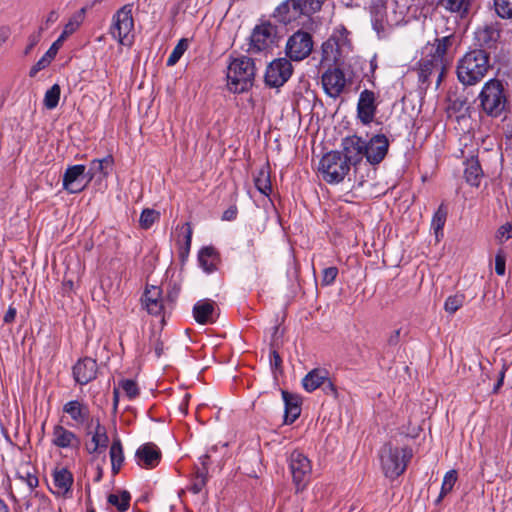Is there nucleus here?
I'll use <instances>...</instances> for the list:
<instances>
[{
	"label": "nucleus",
	"instance_id": "nucleus-56",
	"mask_svg": "<svg viewBox=\"0 0 512 512\" xmlns=\"http://www.w3.org/2000/svg\"><path fill=\"white\" fill-rule=\"evenodd\" d=\"M16 314H17L16 308L10 306L3 317L4 323H6V324L12 323L16 318Z\"/></svg>",
	"mask_w": 512,
	"mask_h": 512
},
{
	"label": "nucleus",
	"instance_id": "nucleus-26",
	"mask_svg": "<svg viewBox=\"0 0 512 512\" xmlns=\"http://www.w3.org/2000/svg\"><path fill=\"white\" fill-rule=\"evenodd\" d=\"M329 372L324 368H314L302 379V386L305 391L311 393L320 388L328 380Z\"/></svg>",
	"mask_w": 512,
	"mask_h": 512
},
{
	"label": "nucleus",
	"instance_id": "nucleus-22",
	"mask_svg": "<svg viewBox=\"0 0 512 512\" xmlns=\"http://www.w3.org/2000/svg\"><path fill=\"white\" fill-rule=\"evenodd\" d=\"M490 66H457V77L459 81L471 86L480 82L487 73Z\"/></svg>",
	"mask_w": 512,
	"mask_h": 512
},
{
	"label": "nucleus",
	"instance_id": "nucleus-23",
	"mask_svg": "<svg viewBox=\"0 0 512 512\" xmlns=\"http://www.w3.org/2000/svg\"><path fill=\"white\" fill-rule=\"evenodd\" d=\"M292 72V66H267L265 83L270 87H280L291 77Z\"/></svg>",
	"mask_w": 512,
	"mask_h": 512
},
{
	"label": "nucleus",
	"instance_id": "nucleus-50",
	"mask_svg": "<svg viewBox=\"0 0 512 512\" xmlns=\"http://www.w3.org/2000/svg\"><path fill=\"white\" fill-rule=\"evenodd\" d=\"M79 27V23L74 20H70L65 26L61 33V35L58 37L56 41H60V44L63 45L64 41L73 34Z\"/></svg>",
	"mask_w": 512,
	"mask_h": 512
},
{
	"label": "nucleus",
	"instance_id": "nucleus-40",
	"mask_svg": "<svg viewBox=\"0 0 512 512\" xmlns=\"http://www.w3.org/2000/svg\"><path fill=\"white\" fill-rule=\"evenodd\" d=\"M130 500L131 497L127 491H122L120 496L117 494H110L108 496L109 504L116 506L120 512H125L128 510L130 506Z\"/></svg>",
	"mask_w": 512,
	"mask_h": 512
},
{
	"label": "nucleus",
	"instance_id": "nucleus-25",
	"mask_svg": "<svg viewBox=\"0 0 512 512\" xmlns=\"http://www.w3.org/2000/svg\"><path fill=\"white\" fill-rule=\"evenodd\" d=\"M179 234L177 236V245L179 257L185 261L190 253L193 230L189 222L177 227Z\"/></svg>",
	"mask_w": 512,
	"mask_h": 512
},
{
	"label": "nucleus",
	"instance_id": "nucleus-29",
	"mask_svg": "<svg viewBox=\"0 0 512 512\" xmlns=\"http://www.w3.org/2000/svg\"><path fill=\"white\" fill-rule=\"evenodd\" d=\"M198 261L205 272L212 273L217 270L220 262L219 253L212 246L203 247L198 254Z\"/></svg>",
	"mask_w": 512,
	"mask_h": 512
},
{
	"label": "nucleus",
	"instance_id": "nucleus-59",
	"mask_svg": "<svg viewBox=\"0 0 512 512\" xmlns=\"http://www.w3.org/2000/svg\"><path fill=\"white\" fill-rule=\"evenodd\" d=\"M400 341V329L394 330L391 335L388 337V344L391 346H396Z\"/></svg>",
	"mask_w": 512,
	"mask_h": 512
},
{
	"label": "nucleus",
	"instance_id": "nucleus-32",
	"mask_svg": "<svg viewBox=\"0 0 512 512\" xmlns=\"http://www.w3.org/2000/svg\"><path fill=\"white\" fill-rule=\"evenodd\" d=\"M464 178L466 182L474 187L480 185L483 177V170L476 157H471L465 161Z\"/></svg>",
	"mask_w": 512,
	"mask_h": 512
},
{
	"label": "nucleus",
	"instance_id": "nucleus-57",
	"mask_svg": "<svg viewBox=\"0 0 512 512\" xmlns=\"http://www.w3.org/2000/svg\"><path fill=\"white\" fill-rule=\"evenodd\" d=\"M58 18H59V15H58L57 11H55V10L50 11L45 22H44L45 26H42V27L44 29H47L49 27V25L55 23L58 20Z\"/></svg>",
	"mask_w": 512,
	"mask_h": 512
},
{
	"label": "nucleus",
	"instance_id": "nucleus-42",
	"mask_svg": "<svg viewBox=\"0 0 512 512\" xmlns=\"http://www.w3.org/2000/svg\"><path fill=\"white\" fill-rule=\"evenodd\" d=\"M61 89L58 84H54L50 89H48L44 96V106L47 109H54L57 107L60 99Z\"/></svg>",
	"mask_w": 512,
	"mask_h": 512
},
{
	"label": "nucleus",
	"instance_id": "nucleus-14",
	"mask_svg": "<svg viewBox=\"0 0 512 512\" xmlns=\"http://www.w3.org/2000/svg\"><path fill=\"white\" fill-rule=\"evenodd\" d=\"M87 171L85 165L69 166L63 175V188L69 193H79L86 188Z\"/></svg>",
	"mask_w": 512,
	"mask_h": 512
},
{
	"label": "nucleus",
	"instance_id": "nucleus-43",
	"mask_svg": "<svg viewBox=\"0 0 512 512\" xmlns=\"http://www.w3.org/2000/svg\"><path fill=\"white\" fill-rule=\"evenodd\" d=\"M118 388H121L124 394L133 400L139 396L140 390L137 383L131 379H122L118 383Z\"/></svg>",
	"mask_w": 512,
	"mask_h": 512
},
{
	"label": "nucleus",
	"instance_id": "nucleus-49",
	"mask_svg": "<svg viewBox=\"0 0 512 512\" xmlns=\"http://www.w3.org/2000/svg\"><path fill=\"white\" fill-rule=\"evenodd\" d=\"M338 275V268L335 266H331L325 268L322 272L321 283L323 286H329L334 283L336 277Z\"/></svg>",
	"mask_w": 512,
	"mask_h": 512
},
{
	"label": "nucleus",
	"instance_id": "nucleus-37",
	"mask_svg": "<svg viewBox=\"0 0 512 512\" xmlns=\"http://www.w3.org/2000/svg\"><path fill=\"white\" fill-rule=\"evenodd\" d=\"M447 214V208L444 204H441L432 217L431 229L434 231L437 240H439L440 236H443V228L446 223Z\"/></svg>",
	"mask_w": 512,
	"mask_h": 512
},
{
	"label": "nucleus",
	"instance_id": "nucleus-24",
	"mask_svg": "<svg viewBox=\"0 0 512 512\" xmlns=\"http://www.w3.org/2000/svg\"><path fill=\"white\" fill-rule=\"evenodd\" d=\"M214 314L215 303L212 300H200L193 307V317L199 324L213 323L215 321Z\"/></svg>",
	"mask_w": 512,
	"mask_h": 512
},
{
	"label": "nucleus",
	"instance_id": "nucleus-3",
	"mask_svg": "<svg viewBox=\"0 0 512 512\" xmlns=\"http://www.w3.org/2000/svg\"><path fill=\"white\" fill-rule=\"evenodd\" d=\"M351 53L352 45L346 30L337 31L322 44L320 64H344Z\"/></svg>",
	"mask_w": 512,
	"mask_h": 512
},
{
	"label": "nucleus",
	"instance_id": "nucleus-51",
	"mask_svg": "<svg viewBox=\"0 0 512 512\" xmlns=\"http://www.w3.org/2000/svg\"><path fill=\"white\" fill-rule=\"evenodd\" d=\"M496 238L500 241H506L512 238V225L506 223L497 230Z\"/></svg>",
	"mask_w": 512,
	"mask_h": 512
},
{
	"label": "nucleus",
	"instance_id": "nucleus-47",
	"mask_svg": "<svg viewBox=\"0 0 512 512\" xmlns=\"http://www.w3.org/2000/svg\"><path fill=\"white\" fill-rule=\"evenodd\" d=\"M456 480H457V472L455 470H450L445 474L439 498L444 497L446 494H448L453 489V486L455 485Z\"/></svg>",
	"mask_w": 512,
	"mask_h": 512
},
{
	"label": "nucleus",
	"instance_id": "nucleus-60",
	"mask_svg": "<svg viewBox=\"0 0 512 512\" xmlns=\"http://www.w3.org/2000/svg\"><path fill=\"white\" fill-rule=\"evenodd\" d=\"M207 476H208V467H202V468L197 469L195 479L203 480L204 482H207Z\"/></svg>",
	"mask_w": 512,
	"mask_h": 512
},
{
	"label": "nucleus",
	"instance_id": "nucleus-30",
	"mask_svg": "<svg viewBox=\"0 0 512 512\" xmlns=\"http://www.w3.org/2000/svg\"><path fill=\"white\" fill-rule=\"evenodd\" d=\"M16 478L26 484L31 492L39 485L36 468L29 462L21 463L16 470Z\"/></svg>",
	"mask_w": 512,
	"mask_h": 512
},
{
	"label": "nucleus",
	"instance_id": "nucleus-1",
	"mask_svg": "<svg viewBox=\"0 0 512 512\" xmlns=\"http://www.w3.org/2000/svg\"><path fill=\"white\" fill-rule=\"evenodd\" d=\"M324 0H286L273 12V18L284 25L306 26L318 12Z\"/></svg>",
	"mask_w": 512,
	"mask_h": 512
},
{
	"label": "nucleus",
	"instance_id": "nucleus-28",
	"mask_svg": "<svg viewBox=\"0 0 512 512\" xmlns=\"http://www.w3.org/2000/svg\"><path fill=\"white\" fill-rule=\"evenodd\" d=\"M282 398L285 404L284 422L286 424H292L300 416V400L298 396L285 390L282 391Z\"/></svg>",
	"mask_w": 512,
	"mask_h": 512
},
{
	"label": "nucleus",
	"instance_id": "nucleus-33",
	"mask_svg": "<svg viewBox=\"0 0 512 512\" xmlns=\"http://www.w3.org/2000/svg\"><path fill=\"white\" fill-rule=\"evenodd\" d=\"M254 184L257 190L265 196H269L272 192V184L270 180L269 165L262 166L254 176Z\"/></svg>",
	"mask_w": 512,
	"mask_h": 512
},
{
	"label": "nucleus",
	"instance_id": "nucleus-13",
	"mask_svg": "<svg viewBox=\"0 0 512 512\" xmlns=\"http://www.w3.org/2000/svg\"><path fill=\"white\" fill-rule=\"evenodd\" d=\"M378 110L377 96L369 89L361 91L356 108L357 119L365 126L370 125Z\"/></svg>",
	"mask_w": 512,
	"mask_h": 512
},
{
	"label": "nucleus",
	"instance_id": "nucleus-6",
	"mask_svg": "<svg viewBox=\"0 0 512 512\" xmlns=\"http://www.w3.org/2000/svg\"><path fill=\"white\" fill-rule=\"evenodd\" d=\"M454 37L445 36L435 39L434 43L427 44L422 51L421 64H450L454 61Z\"/></svg>",
	"mask_w": 512,
	"mask_h": 512
},
{
	"label": "nucleus",
	"instance_id": "nucleus-10",
	"mask_svg": "<svg viewBox=\"0 0 512 512\" xmlns=\"http://www.w3.org/2000/svg\"><path fill=\"white\" fill-rule=\"evenodd\" d=\"M289 467L296 492L303 491L309 483L312 472L310 460L302 452L295 450L290 455Z\"/></svg>",
	"mask_w": 512,
	"mask_h": 512
},
{
	"label": "nucleus",
	"instance_id": "nucleus-61",
	"mask_svg": "<svg viewBox=\"0 0 512 512\" xmlns=\"http://www.w3.org/2000/svg\"><path fill=\"white\" fill-rule=\"evenodd\" d=\"M205 485H206V482H204L203 480L195 479L191 486V491L195 494H198L203 489V487Z\"/></svg>",
	"mask_w": 512,
	"mask_h": 512
},
{
	"label": "nucleus",
	"instance_id": "nucleus-9",
	"mask_svg": "<svg viewBox=\"0 0 512 512\" xmlns=\"http://www.w3.org/2000/svg\"><path fill=\"white\" fill-rule=\"evenodd\" d=\"M112 34L122 45H130L133 41L134 20L132 17V5L127 4L120 8L114 15Z\"/></svg>",
	"mask_w": 512,
	"mask_h": 512
},
{
	"label": "nucleus",
	"instance_id": "nucleus-62",
	"mask_svg": "<svg viewBox=\"0 0 512 512\" xmlns=\"http://www.w3.org/2000/svg\"><path fill=\"white\" fill-rule=\"evenodd\" d=\"M163 350H164L163 343L159 339H156V341L154 343V351H155L156 356L160 357L163 353Z\"/></svg>",
	"mask_w": 512,
	"mask_h": 512
},
{
	"label": "nucleus",
	"instance_id": "nucleus-54",
	"mask_svg": "<svg viewBox=\"0 0 512 512\" xmlns=\"http://www.w3.org/2000/svg\"><path fill=\"white\" fill-rule=\"evenodd\" d=\"M434 66H419L417 69L419 80L422 83H427L429 76L432 74V68Z\"/></svg>",
	"mask_w": 512,
	"mask_h": 512
},
{
	"label": "nucleus",
	"instance_id": "nucleus-55",
	"mask_svg": "<svg viewBox=\"0 0 512 512\" xmlns=\"http://www.w3.org/2000/svg\"><path fill=\"white\" fill-rule=\"evenodd\" d=\"M44 30L43 27H40L39 32L37 34H33L29 38V45L27 46L25 53H29L33 47L39 42L41 37V32Z\"/></svg>",
	"mask_w": 512,
	"mask_h": 512
},
{
	"label": "nucleus",
	"instance_id": "nucleus-38",
	"mask_svg": "<svg viewBox=\"0 0 512 512\" xmlns=\"http://www.w3.org/2000/svg\"><path fill=\"white\" fill-rule=\"evenodd\" d=\"M471 0H438V6L451 13L464 15L468 12Z\"/></svg>",
	"mask_w": 512,
	"mask_h": 512
},
{
	"label": "nucleus",
	"instance_id": "nucleus-64",
	"mask_svg": "<svg viewBox=\"0 0 512 512\" xmlns=\"http://www.w3.org/2000/svg\"><path fill=\"white\" fill-rule=\"evenodd\" d=\"M270 356H271V358H273V360H274V365H275L276 367H278V366H280V365H281V363H282V359H281V357H280V355L278 354V352H277V351H275V350L271 351Z\"/></svg>",
	"mask_w": 512,
	"mask_h": 512
},
{
	"label": "nucleus",
	"instance_id": "nucleus-17",
	"mask_svg": "<svg viewBox=\"0 0 512 512\" xmlns=\"http://www.w3.org/2000/svg\"><path fill=\"white\" fill-rule=\"evenodd\" d=\"M341 147L343 159L350 165H357L365 157V141L360 136L352 135L343 138Z\"/></svg>",
	"mask_w": 512,
	"mask_h": 512
},
{
	"label": "nucleus",
	"instance_id": "nucleus-21",
	"mask_svg": "<svg viewBox=\"0 0 512 512\" xmlns=\"http://www.w3.org/2000/svg\"><path fill=\"white\" fill-rule=\"evenodd\" d=\"M52 443L58 448H78L80 439L67 428L55 425L52 432Z\"/></svg>",
	"mask_w": 512,
	"mask_h": 512
},
{
	"label": "nucleus",
	"instance_id": "nucleus-41",
	"mask_svg": "<svg viewBox=\"0 0 512 512\" xmlns=\"http://www.w3.org/2000/svg\"><path fill=\"white\" fill-rule=\"evenodd\" d=\"M160 219V213L154 209L146 208L142 211L140 218H139V224L142 229H149L152 227V225L159 221Z\"/></svg>",
	"mask_w": 512,
	"mask_h": 512
},
{
	"label": "nucleus",
	"instance_id": "nucleus-36",
	"mask_svg": "<svg viewBox=\"0 0 512 512\" xmlns=\"http://www.w3.org/2000/svg\"><path fill=\"white\" fill-rule=\"evenodd\" d=\"M92 443L94 446L92 449H89L90 453L106 449L109 443L106 428L103 425H101L99 421H97L95 431L92 436Z\"/></svg>",
	"mask_w": 512,
	"mask_h": 512
},
{
	"label": "nucleus",
	"instance_id": "nucleus-46",
	"mask_svg": "<svg viewBox=\"0 0 512 512\" xmlns=\"http://www.w3.org/2000/svg\"><path fill=\"white\" fill-rule=\"evenodd\" d=\"M494 7L499 17L512 18V0H494Z\"/></svg>",
	"mask_w": 512,
	"mask_h": 512
},
{
	"label": "nucleus",
	"instance_id": "nucleus-48",
	"mask_svg": "<svg viewBox=\"0 0 512 512\" xmlns=\"http://www.w3.org/2000/svg\"><path fill=\"white\" fill-rule=\"evenodd\" d=\"M62 47L60 41H55L50 46V48L46 51V53L40 58V60L36 64H50L55 56L57 55L59 49Z\"/></svg>",
	"mask_w": 512,
	"mask_h": 512
},
{
	"label": "nucleus",
	"instance_id": "nucleus-18",
	"mask_svg": "<svg viewBox=\"0 0 512 512\" xmlns=\"http://www.w3.org/2000/svg\"><path fill=\"white\" fill-rule=\"evenodd\" d=\"M98 364L90 357L79 359L73 366L74 380L80 385H86L97 377Z\"/></svg>",
	"mask_w": 512,
	"mask_h": 512
},
{
	"label": "nucleus",
	"instance_id": "nucleus-15",
	"mask_svg": "<svg viewBox=\"0 0 512 512\" xmlns=\"http://www.w3.org/2000/svg\"><path fill=\"white\" fill-rule=\"evenodd\" d=\"M389 140L384 134H376L365 141V158L372 165L381 163L389 149Z\"/></svg>",
	"mask_w": 512,
	"mask_h": 512
},
{
	"label": "nucleus",
	"instance_id": "nucleus-34",
	"mask_svg": "<svg viewBox=\"0 0 512 512\" xmlns=\"http://www.w3.org/2000/svg\"><path fill=\"white\" fill-rule=\"evenodd\" d=\"M110 459H111V468L112 473L114 475L118 474L123 462H124V453H123V447L121 444L120 439H115L112 442V445L110 447L109 451Z\"/></svg>",
	"mask_w": 512,
	"mask_h": 512
},
{
	"label": "nucleus",
	"instance_id": "nucleus-63",
	"mask_svg": "<svg viewBox=\"0 0 512 512\" xmlns=\"http://www.w3.org/2000/svg\"><path fill=\"white\" fill-rule=\"evenodd\" d=\"M466 105V100L455 99L452 102V108L456 111H460Z\"/></svg>",
	"mask_w": 512,
	"mask_h": 512
},
{
	"label": "nucleus",
	"instance_id": "nucleus-8",
	"mask_svg": "<svg viewBox=\"0 0 512 512\" xmlns=\"http://www.w3.org/2000/svg\"><path fill=\"white\" fill-rule=\"evenodd\" d=\"M324 92L331 98H338L347 85L352 83V75L342 66H329L321 77Z\"/></svg>",
	"mask_w": 512,
	"mask_h": 512
},
{
	"label": "nucleus",
	"instance_id": "nucleus-44",
	"mask_svg": "<svg viewBox=\"0 0 512 512\" xmlns=\"http://www.w3.org/2000/svg\"><path fill=\"white\" fill-rule=\"evenodd\" d=\"M189 46V39L182 38L179 40L175 48L173 49L172 53L170 54L167 64H176L182 55L185 53V51L188 49Z\"/></svg>",
	"mask_w": 512,
	"mask_h": 512
},
{
	"label": "nucleus",
	"instance_id": "nucleus-19",
	"mask_svg": "<svg viewBox=\"0 0 512 512\" xmlns=\"http://www.w3.org/2000/svg\"><path fill=\"white\" fill-rule=\"evenodd\" d=\"M161 451L152 442L141 445L135 453L137 464L145 469L155 468L161 461Z\"/></svg>",
	"mask_w": 512,
	"mask_h": 512
},
{
	"label": "nucleus",
	"instance_id": "nucleus-4",
	"mask_svg": "<svg viewBox=\"0 0 512 512\" xmlns=\"http://www.w3.org/2000/svg\"><path fill=\"white\" fill-rule=\"evenodd\" d=\"M350 166L340 151H330L321 158L319 172L327 183H339L349 173Z\"/></svg>",
	"mask_w": 512,
	"mask_h": 512
},
{
	"label": "nucleus",
	"instance_id": "nucleus-16",
	"mask_svg": "<svg viewBox=\"0 0 512 512\" xmlns=\"http://www.w3.org/2000/svg\"><path fill=\"white\" fill-rule=\"evenodd\" d=\"M142 303L147 312L154 316H160L165 313L168 306L172 305L171 300H165L162 297V291L158 286L147 287L143 296Z\"/></svg>",
	"mask_w": 512,
	"mask_h": 512
},
{
	"label": "nucleus",
	"instance_id": "nucleus-7",
	"mask_svg": "<svg viewBox=\"0 0 512 512\" xmlns=\"http://www.w3.org/2000/svg\"><path fill=\"white\" fill-rule=\"evenodd\" d=\"M277 27L270 22H263L257 25L250 36V54L264 53L265 56L273 49L277 41Z\"/></svg>",
	"mask_w": 512,
	"mask_h": 512
},
{
	"label": "nucleus",
	"instance_id": "nucleus-35",
	"mask_svg": "<svg viewBox=\"0 0 512 512\" xmlns=\"http://www.w3.org/2000/svg\"><path fill=\"white\" fill-rule=\"evenodd\" d=\"M490 51L485 49H474L468 51L460 60L458 64H489Z\"/></svg>",
	"mask_w": 512,
	"mask_h": 512
},
{
	"label": "nucleus",
	"instance_id": "nucleus-53",
	"mask_svg": "<svg viewBox=\"0 0 512 512\" xmlns=\"http://www.w3.org/2000/svg\"><path fill=\"white\" fill-rule=\"evenodd\" d=\"M322 390L323 392L328 395V396H332L333 398H337L338 397V390H337V387L335 386V384L330 380V378L328 377V380L325 381V384H322Z\"/></svg>",
	"mask_w": 512,
	"mask_h": 512
},
{
	"label": "nucleus",
	"instance_id": "nucleus-20",
	"mask_svg": "<svg viewBox=\"0 0 512 512\" xmlns=\"http://www.w3.org/2000/svg\"><path fill=\"white\" fill-rule=\"evenodd\" d=\"M63 412L69 415L76 425H83L90 418V409L87 403L80 400H71L65 403Z\"/></svg>",
	"mask_w": 512,
	"mask_h": 512
},
{
	"label": "nucleus",
	"instance_id": "nucleus-12",
	"mask_svg": "<svg viewBox=\"0 0 512 512\" xmlns=\"http://www.w3.org/2000/svg\"><path fill=\"white\" fill-rule=\"evenodd\" d=\"M313 49L312 36L308 32L298 30L290 36L286 43V55L291 61H302Z\"/></svg>",
	"mask_w": 512,
	"mask_h": 512
},
{
	"label": "nucleus",
	"instance_id": "nucleus-31",
	"mask_svg": "<svg viewBox=\"0 0 512 512\" xmlns=\"http://www.w3.org/2000/svg\"><path fill=\"white\" fill-rule=\"evenodd\" d=\"M53 478L56 493L66 497L70 493L74 481L72 473L66 468H61L54 472Z\"/></svg>",
	"mask_w": 512,
	"mask_h": 512
},
{
	"label": "nucleus",
	"instance_id": "nucleus-39",
	"mask_svg": "<svg viewBox=\"0 0 512 512\" xmlns=\"http://www.w3.org/2000/svg\"><path fill=\"white\" fill-rule=\"evenodd\" d=\"M477 38L479 41L490 44L491 42L497 41L500 36V32L495 25H486L483 28L478 29Z\"/></svg>",
	"mask_w": 512,
	"mask_h": 512
},
{
	"label": "nucleus",
	"instance_id": "nucleus-45",
	"mask_svg": "<svg viewBox=\"0 0 512 512\" xmlns=\"http://www.w3.org/2000/svg\"><path fill=\"white\" fill-rule=\"evenodd\" d=\"M464 300L465 296L463 294H455L449 296L444 303L445 311L450 314H454L463 306Z\"/></svg>",
	"mask_w": 512,
	"mask_h": 512
},
{
	"label": "nucleus",
	"instance_id": "nucleus-5",
	"mask_svg": "<svg viewBox=\"0 0 512 512\" xmlns=\"http://www.w3.org/2000/svg\"><path fill=\"white\" fill-rule=\"evenodd\" d=\"M479 99L481 107L489 116L498 117L505 109L506 97L503 86L498 80L488 81L482 88Z\"/></svg>",
	"mask_w": 512,
	"mask_h": 512
},
{
	"label": "nucleus",
	"instance_id": "nucleus-52",
	"mask_svg": "<svg viewBox=\"0 0 512 512\" xmlns=\"http://www.w3.org/2000/svg\"><path fill=\"white\" fill-rule=\"evenodd\" d=\"M506 259L502 253H497L495 256V272L502 276L505 274Z\"/></svg>",
	"mask_w": 512,
	"mask_h": 512
},
{
	"label": "nucleus",
	"instance_id": "nucleus-2",
	"mask_svg": "<svg viewBox=\"0 0 512 512\" xmlns=\"http://www.w3.org/2000/svg\"><path fill=\"white\" fill-rule=\"evenodd\" d=\"M381 467L386 477L395 479L407 468L413 457V450L410 447H396L386 443L380 450Z\"/></svg>",
	"mask_w": 512,
	"mask_h": 512
},
{
	"label": "nucleus",
	"instance_id": "nucleus-58",
	"mask_svg": "<svg viewBox=\"0 0 512 512\" xmlns=\"http://www.w3.org/2000/svg\"><path fill=\"white\" fill-rule=\"evenodd\" d=\"M237 215V208L235 206H232L228 208L226 211H224L222 219L226 221H231L236 218Z\"/></svg>",
	"mask_w": 512,
	"mask_h": 512
},
{
	"label": "nucleus",
	"instance_id": "nucleus-27",
	"mask_svg": "<svg viewBox=\"0 0 512 512\" xmlns=\"http://www.w3.org/2000/svg\"><path fill=\"white\" fill-rule=\"evenodd\" d=\"M114 159L108 155L102 159H94L87 170V182H91L98 174L107 177L112 170Z\"/></svg>",
	"mask_w": 512,
	"mask_h": 512
},
{
	"label": "nucleus",
	"instance_id": "nucleus-11",
	"mask_svg": "<svg viewBox=\"0 0 512 512\" xmlns=\"http://www.w3.org/2000/svg\"><path fill=\"white\" fill-rule=\"evenodd\" d=\"M255 66H227V87L233 93H243L253 85Z\"/></svg>",
	"mask_w": 512,
	"mask_h": 512
}]
</instances>
